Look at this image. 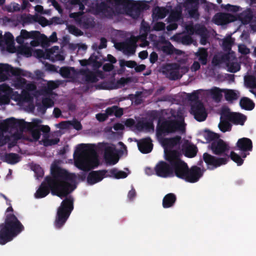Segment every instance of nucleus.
<instances>
[{
	"mask_svg": "<svg viewBox=\"0 0 256 256\" xmlns=\"http://www.w3.org/2000/svg\"><path fill=\"white\" fill-rule=\"evenodd\" d=\"M51 176L45 178L34 196L37 198H44L50 190L54 196H56L61 199L65 198L58 209L54 222L56 228H60L64 224L74 209V199L72 196H68L76 188V186L68 181L74 182L76 176L58 166L51 168Z\"/></svg>",
	"mask_w": 256,
	"mask_h": 256,
	"instance_id": "f257e3e1",
	"label": "nucleus"
},
{
	"mask_svg": "<svg viewBox=\"0 0 256 256\" xmlns=\"http://www.w3.org/2000/svg\"><path fill=\"white\" fill-rule=\"evenodd\" d=\"M24 228V226L14 214H7L4 222L0 224V244L4 245L12 241Z\"/></svg>",
	"mask_w": 256,
	"mask_h": 256,
	"instance_id": "f03ea898",
	"label": "nucleus"
},
{
	"mask_svg": "<svg viewBox=\"0 0 256 256\" xmlns=\"http://www.w3.org/2000/svg\"><path fill=\"white\" fill-rule=\"evenodd\" d=\"M184 120H178L170 118H160L156 128V134L160 138L176 132H185Z\"/></svg>",
	"mask_w": 256,
	"mask_h": 256,
	"instance_id": "7ed1b4c3",
	"label": "nucleus"
},
{
	"mask_svg": "<svg viewBox=\"0 0 256 256\" xmlns=\"http://www.w3.org/2000/svg\"><path fill=\"white\" fill-rule=\"evenodd\" d=\"M182 154L178 150L165 152V158L171 164L172 175L174 173L176 176L182 179L188 168V164L181 159Z\"/></svg>",
	"mask_w": 256,
	"mask_h": 256,
	"instance_id": "20e7f679",
	"label": "nucleus"
},
{
	"mask_svg": "<svg viewBox=\"0 0 256 256\" xmlns=\"http://www.w3.org/2000/svg\"><path fill=\"white\" fill-rule=\"evenodd\" d=\"M208 148L215 155L226 156L230 150V146L226 142L219 138L211 142L208 146Z\"/></svg>",
	"mask_w": 256,
	"mask_h": 256,
	"instance_id": "39448f33",
	"label": "nucleus"
},
{
	"mask_svg": "<svg viewBox=\"0 0 256 256\" xmlns=\"http://www.w3.org/2000/svg\"><path fill=\"white\" fill-rule=\"evenodd\" d=\"M114 4L116 6H122L128 8L136 10L138 11L136 16H138L140 12L147 10L149 6L146 1L136 2L134 0H114Z\"/></svg>",
	"mask_w": 256,
	"mask_h": 256,
	"instance_id": "423d86ee",
	"label": "nucleus"
},
{
	"mask_svg": "<svg viewBox=\"0 0 256 256\" xmlns=\"http://www.w3.org/2000/svg\"><path fill=\"white\" fill-rule=\"evenodd\" d=\"M203 160L210 170H214L226 164L228 162V158L216 157L207 152L203 154Z\"/></svg>",
	"mask_w": 256,
	"mask_h": 256,
	"instance_id": "0eeeda50",
	"label": "nucleus"
},
{
	"mask_svg": "<svg viewBox=\"0 0 256 256\" xmlns=\"http://www.w3.org/2000/svg\"><path fill=\"white\" fill-rule=\"evenodd\" d=\"M204 171L205 170L196 166H193L190 168L188 167L182 180L190 183H195L202 176Z\"/></svg>",
	"mask_w": 256,
	"mask_h": 256,
	"instance_id": "6e6552de",
	"label": "nucleus"
},
{
	"mask_svg": "<svg viewBox=\"0 0 256 256\" xmlns=\"http://www.w3.org/2000/svg\"><path fill=\"white\" fill-rule=\"evenodd\" d=\"M191 114L198 122H203L207 118L206 108L201 101H197L191 106Z\"/></svg>",
	"mask_w": 256,
	"mask_h": 256,
	"instance_id": "1a4fd4ad",
	"label": "nucleus"
},
{
	"mask_svg": "<svg viewBox=\"0 0 256 256\" xmlns=\"http://www.w3.org/2000/svg\"><path fill=\"white\" fill-rule=\"evenodd\" d=\"M10 73L12 75L15 76H20L24 75L23 71L18 68H14L8 64H0V81L4 82L7 79V76L4 74Z\"/></svg>",
	"mask_w": 256,
	"mask_h": 256,
	"instance_id": "9d476101",
	"label": "nucleus"
},
{
	"mask_svg": "<svg viewBox=\"0 0 256 256\" xmlns=\"http://www.w3.org/2000/svg\"><path fill=\"white\" fill-rule=\"evenodd\" d=\"M236 146L237 150L242 152V156L246 158L252 150V142L250 138H242L238 140Z\"/></svg>",
	"mask_w": 256,
	"mask_h": 256,
	"instance_id": "9b49d317",
	"label": "nucleus"
},
{
	"mask_svg": "<svg viewBox=\"0 0 256 256\" xmlns=\"http://www.w3.org/2000/svg\"><path fill=\"white\" fill-rule=\"evenodd\" d=\"M224 108L227 114L225 115V117L230 119V122L236 125H244L247 118L246 116L239 112H231L228 108Z\"/></svg>",
	"mask_w": 256,
	"mask_h": 256,
	"instance_id": "f8f14e48",
	"label": "nucleus"
},
{
	"mask_svg": "<svg viewBox=\"0 0 256 256\" xmlns=\"http://www.w3.org/2000/svg\"><path fill=\"white\" fill-rule=\"evenodd\" d=\"M154 170L156 174L162 178H167L172 176L171 164L164 161H160L157 164Z\"/></svg>",
	"mask_w": 256,
	"mask_h": 256,
	"instance_id": "ddd939ff",
	"label": "nucleus"
},
{
	"mask_svg": "<svg viewBox=\"0 0 256 256\" xmlns=\"http://www.w3.org/2000/svg\"><path fill=\"white\" fill-rule=\"evenodd\" d=\"M108 172L106 170L90 172L87 176L88 184L92 185L100 182L104 178L108 176V175H106Z\"/></svg>",
	"mask_w": 256,
	"mask_h": 256,
	"instance_id": "4468645a",
	"label": "nucleus"
},
{
	"mask_svg": "<svg viewBox=\"0 0 256 256\" xmlns=\"http://www.w3.org/2000/svg\"><path fill=\"white\" fill-rule=\"evenodd\" d=\"M198 6L199 0H188L186 8L190 18L196 19L199 18Z\"/></svg>",
	"mask_w": 256,
	"mask_h": 256,
	"instance_id": "2eb2a0df",
	"label": "nucleus"
},
{
	"mask_svg": "<svg viewBox=\"0 0 256 256\" xmlns=\"http://www.w3.org/2000/svg\"><path fill=\"white\" fill-rule=\"evenodd\" d=\"M116 148L112 146H106L104 150V158L107 164L114 165L118 161V158L114 156Z\"/></svg>",
	"mask_w": 256,
	"mask_h": 256,
	"instance_id": "dca6fc26",
	"label": "nucleus"
},
{
	"mask_svg": "<svg viewBox=\"0 0 256 256\" xmlns=\"http://www.w3.org/2000/svg\"><path fill=\"white\" fill-rule=\"evenodd\" d=\"M198 152V148L192 144L185 142L182 146V154H183L186 157L192 158L196 156Z\"/></svg>",
	"mask_w": 256,
	"mask_h": 256,
	"instance_id": "f3484780",
	"label": "nucleus"
},
{
	"mask_svg": "<svg viewBox=\"0 0 256 256\" xmlns=\"http://www.w3.org/2000/svg\"><path fill=\"white\" fill-rule=\"evenodd\" d=\"M138 146L142 153H150L153 148L152 140L150 137L142 138L138 142Z\"/></svg>",
	"mask_w": 256,
	"mask_h": 256,
	"instance_id": "a211bd4d",
	"label": "nucleus"
},
{
	"mask_svg": "<svg viewBox=\"0 0 256 256\" xmlns=\"http://www.w3.org/2000/svg\"><path fill=\"white\" fill-rule=\"evenodd\" d=\"M227 114L226 112L223 108L220 112V122L218 124V128L220 131L223 132L231 130L232 125L230 122V119L226 118L225 115Z\"/></svg>",
	"mask_w": 256,
	"mask_h": 256,
	"instance_id": "6ab92c4d",
	"label": "nucleus"
},
{
	"mask_svg": "<svg viewBox=\"0 0 256 256\" xmlns=\"http://www.w3.org/2000/svg\"><path fill=\"white\" fill-rule=\"evenodd\" d=\"M232 16L226 13H217L213 17V21L217 24H224L232 21Z\"/></svg>",
	"mask_w": 256,
	"mask_h": 256,
	"instance_id": "aec40b11",
	"label": "nucleus"
},
{
	"mask_svg": "<svg viewBox=\"0 0 256 256\" xmlns=\"http://www.w3.org/2000/svg\"><path fill=\"white\" fill-rule=\"evenodd\" d=\"M176 200V196L173 193H169L166 194L162 200V206L164 208H168L174 206Z\"/></svg>",
	"mask_w": 256,
	"mask_h": 256,
	"instance_id": "412c9836",
	"label": "nucleus"
},
{
	"mask_svg": "<svg viewBox=\"0 0 256 256\" xmlns=\"http://www.w3.org/2000/svg\"><path fill=\"white\" fill-rule=\"evenodd\" d=\"M124 52L128 54H133L136 52V42L132 40H128L126 42L121 44Z\"/></svg>",
	"mask_w": 256,
	"mask_h": 256,
	"instance_id": "4be33fe9",
	"label": "nucleus"
},
{
	"mask_svg": "<svg viewBox=\"0 0 256 256\" xmlns=\"http://www.w3.org/2000/svg\"><path fill=\"white\" fill-rule=\"evenodd\" d=\"M170 68L168 71V78L171 80H176L179 79L181 76L179 73L180 66L178 64H173L170 66Z\"/></svg>",
	"mask_w": 256,
	"mask_h": 256,
	"instance_id": "5701e85b",
	"label": "nucleus"
},
{
	"mask_svg": "<svg viewBox=\"0 0 256 256\" xmlns=\"http://www.w3.org/2000/svg\"><path fill=\"white\" fill-rule=\"evenodd\" d=\"M182 138L180 136H176L173 138H166L163 141L164 145L168 148H172L175 146L180 145L181 142Z\"/></svg>",
	"mask_w": 256,
	"mask_h": 256,
	"instance_id": "b1692460",
	"label": "nucleus"
},
{
	"mask_svg": "<svg viewBox=\"0 0 256 256\" xmlns=\"http://www.w3.org/2000/svg\"><path fill=\"white\" fill-rule=\"evenodd\" d=\"M195 56L198 58V60L202 65H206L208 62V53L206 49L200 48L195 53Z\"/></svg>",
	"mask_w": 256,
	"mask_h": 256,
	"instance_id": "393cba45",
	"label": "nucleus"
},
{
	"mask_svg": "<svg viewBox=\"0 0 256 256\" xmlns=\"http://www.w3.org/2000/svg\"><path fill=\"white\" fill-rule=\"evenodd\" d=\"M20 34L24 40L32 38L36 40L40 39V33L38 31L28 32L26 30H22Z\"/></svg>",
	"mask_w": 256,
	"mask_h": 256,
	"instance_id": "a878e982",
	"label": "nucleus"
},
{
	"mask_svg": "<svg viewBox=\"0 0 256 256\" xmlns=\"http://www.w3.org/2000/svg\"><path fill=\"white\" fill-rule=\"evenodd\" d=\"M16 124V118H10L4 120L2 122L0 123V129L7 131L10 128H14Z\"/></svg>",
	"mask_w": 256,
	"mask_h": 256,
	"instance_id": "bb28decb",
	"label": "nucleus"
},
{
	"mask_svg": "<svg viewBox=\"0 0 256 256\" xmlns=\"http://www.w3.org/2000/svg\"><path fill=\"white\" fill-rule=\"evenodd\" d=\"M20 160L19 155L15 153H6L4 155V161L8 164H14Z\"/></svg>",
	"mask_w": 256,
	"mask_h": 256,
	"instance_id": "cd10ccee",
	"label": "nucleus"
},
{
	"mask_svg": "<svg viewBox=\"0 0 256 256\" xmlns=\"http://www.w3.org/2000/svg\"><path fill=\"white\" fill-rule=\"evenodd\" d=\"M240 105L242 109L251 110L254 107V104L248 98L244 97L240 99Z\"/></svg>",
	"mask_w": 256,
	"mask_h": 256,
	"instance_id": "c85d7f7f",
	"label": "nucleus"
},
{
	"mask_svg": "<svg viewBox=\"0 0 256 256\" xmlns=\"http://www.w3.org/2000/svg\"><path fill=\"white\" fill-rule=\"evenodd\" d=\"M225 158H228V162L230 160H232L233 162H236L238 166H242L244 162V158L241 156H240L236 152L234 151H232L230 152V154H228L226 156H224Z\"/></svg>",
	"mask_w": 256,
	"mask_h": 256,
	"instance_id": "c756f323",
	"label": "nucleus"
},
{
	"mask_svg": "<svg viewBox=\"0 0 256 256\" xmlns=\"http://www.w3.org/2000/svg\"><path fill=\"white\" fill-rule=\"evenodd\" d=\"M97 60V56L92 55L88 60H80V65L82 66H86L92 64L96 66L98 64V66L99 67L101 66V64L98 62Z\"/></svg>",
	"mask_w": 256,
	"mask_h": 256,
	"instance_id": "7c9ffc66",
	"label": "nucleus"
},
{
	"mask_svg": "<svg viewBox=\"0 0 256 256\" xmlns=\"http://www.w3.org/2000/svg\"><path fill=\"white\" fill-rule=\"evenodd\" d=\"M110 174L108 176H114L116 178H124L127 177L128 174L122 170H118L117 168H114L110 170Z\"/></svg>",
	"mask_w": 256,
	"mask_h": 256,
	"instance_id": "2f4dec72",
	"label": "nucleus"
},
{
	"mask_svg": "<svg viewBox=\"0 0 256 256\" xmlns=\"http://www.w3.org/2000/svg\"><path fill=\"white\" fill-rule=\"evenodd\" d=\"M244 82L248 88L252 89L256 88V78L252 75H249L245 77Z\"/></svg>",
	"mask_w": 256,
	"mask_h": 256,
	"instance_id": "473e14b6",
	"label": "nucleus"
},
{
	"mask_svg": "<svg viewBox=\"0 0 256 256\" xmlns=\"http://www.w3.org/2000/svg\"><path fill=\"white\" fill-rule=\"evenodd\" d=\"M182 16V12L180 10H173L170 14L168 20L169 22H176L180 20Z\"/></svg>",
	"mask_w": 256,
	"mask_h": 256,
	"instance_id": "72a5a7b5",
	"label": "nucleus"
},
{
	"mask_svg": "<svg viewBox=\"0 0 256 256\" xmlns=\"http://www.w3.org/2000/svg\"><path fill=\"white\" fill-rule=\"evenodd\" d=\"M204 136L208 142H212L213 140L219 138V136L214 132H212L209 130H206L204 133Z\"/></svg>",
	"mask_w": 256,
	"mask_h": 256,
	"instance_id": "f704fd0d",
	"label": "nucleus"
},
{
	"mask_svg": "<svg viewBox=\"0 0 256 256\" xmlns=\"http://www.w3.org/2000/svg\"><path fill=\"white\" fill-rule=\"evenodd\" d=\"M224 97L227 101L232 102L238 98L237 94L232 90H228L225 92Z\"/></svg>",
	"mask_w": 256,
	"mask_h": 256,
	"instance_id": "c9c22d12",
	"label": "nucleus"
},
{
	"mask_svg": "<svg viewBox=\"0 0 256 256\" xmlns=\"http://www.w3.org/2000/svg\"><path fill=\"white\" fill-rule=\"evenodd\" d=\"M167 12L168 11L165 8L158 7L155 8L153 14H154L158 18L162 19L166 17Z\"/></svg>",
	"mask_w": 256,
	"mask_h": 256,
	"instance_id": "e433bc0d",
	"label": "nucleus"
},
{
	"mask_svg": "<svg viewBox=\"0 0 256 256\" xmlns=\"http://www.w3.org/2000/svg\"><path fill=\"white\" fill-rule=\"evenodd\" d=\"M71 70L74 71V68L72 67L64 66L60 69V74L64 78H69L70 76Z\"/></svg>",
	"mask_w": 256,
	"mask_h": 256,
	"instance_id": "4c0bfd02",
	"label": "nucleus"
},
{
	"mask_svg": "<svg viewBox=\"0 0 256 256\" xmlns=\"http://www.w3.org/2000/svg\"><path fill=\"white\" fill-rule=\"evenodd\" d=\"M234 42V40L230 36L228 38L223 40L222 46L224 50H230L231 49Z\"/></svg>",
	"mask_w": 256,
	"mask_h": 256,
	"instance_id": "58836bf2",
	"label": "nucleus"
},
{
	"mask_svg": "<svg viewBox=\"0 0 256 256\" xmlns=\"http://www.w3.org/2000/svg\"><path fill=\"white\" fill-rule=\"evenodd\" d=\"M78 152H94V150L92 146L88 144H82L78 146L77 149Z\"/></svg>",
	"mask_w": 256,
	"mask_h": 256,
	"instance_id": "ea45409f",
	"label": "nucleus"
},
{
	"mask_svg": "<svg viewBox=\"0 0 256 256\" xmlns=\"http://www.w3.org/2000/svg\"><path fill=\"white\" fill-rule=\"evenodd\" d=\"M253 14L252 10L249 9L242 14V20L244 22L248 23L252 19Z\"/></svg>",
	"mask_w": 256,
	"mask_h": 256,
	"instance_id": "a19ab883",
	"label": "nucleus"
},
{
	"mask_svg": "<svg viewBox=\"0 0 256 256\" xmlns=\"http://www.w3.org/2000/svg\"><path fill=\"white\" fill-rule=\"evenodd\" d=\"M85 80L87 82H96L98 79L96 75L92 72L88 71L85 74Z\"/></svg>",
	"mask_w": 256,
	"mask_h": 256,
	"instance_id": "79ce46f5",
	"label": "nucleus"
},
{
	"mask_svg": "<svg viewBox=\"0 0 256 256\" xmlns=\"http://www.w3.org/2000/svg\"><path fill=\"white\" fill-rule=\"evenodd\" d=\"M226 66L228 68V71L232 73H235L238 72L240 68V64L237 62L228 63Z\"/></svg>",
	"mask_w": 256,
	"mask_h": 256,
	"instance_id": "37998d69",
	"label": "nucleus"
},
{
	"mask_svg": "<svg viewBox=\"0 0 256 256\" xmlns=\"http://www.w3.org/2000/svg\"><path fill=\"white\" fill-rule=\"evenodd\" d=\"M68 2L71 5H78L79 10L83 11L84 10V4H86L87 0H68Z\"/></svg>",
	"mask_w": 256,
	"mask_h": 256,
	"instance_id": "c03bdc74",
	"label": "nucleus"
},
{
	"mask_svg": "<svg viewBox=\"0 0 256 256\" xmlns=\"http://www.w3.org/2000/svg\"><path fill=\"white\" fill-rule=\"evenodd\" d=\"M112 4V0H106V1H103L100 3H98L96 4V6L98 10L101 12L106 11L109 8L108 4Z\"/></svg>",
	"mask_w": 256,
	"mask_h": 256,
	"instance_id": "a18cd8bd",
	"label": "nucleus"
},
{
	"mask_svg": "<svg viewBox=\"0 0 256 256\" xmlns=\"http://www.w3.org/2000/svg\"><path fill=\"white\" fill-rule=\"evenodd\" d=\"M212 96L215 101L218 102L220 101L222 97V90L219 88H216L212 90Z\"/></svg>",
	"mask_w": 256,
	"mask_h": 256,
	"instance_id": "49530a36",
	"label": "nucleus"
},
{
	"mask_svg": "<svg viewBox=\"0 0 256 256\" xmlns=\"http://www.w3.org/2000/svg\"><path fill=\"white\" fill-rule=\"evenodd\" d=\"M120 66L121 68H123L125 66L130 68H134L137 64L135 61L134 60H126L124 59L120 60L119 62Z\"/></svg>",
	"mask_w": 256,
	"mask_h": 256,
	"instance_id": "de8ad7c7",
	"label": "nucleus"
},
{
	"mask_svg": "<svg viewBox=\"0 0 256 256\" xmlns=\"http://www.w3.org/2000/svg\"><path fill=\"white\" fill-rule=\"evenodd\" d=\"M68 30L70 33L76 36H81L83 35V32L74 25L68 26Z\"/></svg>",
	"mask_w": 256,
	"mask_h": 256,
	"instance_id": "09e8293b",
	"label": "nucleus"
},
{
	"mask_svg": "<svg viewBox=\"0 0 256 256\" xmlns=\"http://www.w3.org/2000/svg\"><path fill=\"white\" fill-rule=\"evenodd\" d=\"M76 164L78 168L82 170L88 171L90 170L88 164L83 159L80 158L78 160H76Z\"/></svg>",
	"mask_w": 256,
	"mask_h": 256,
	"instance_id": "8fccbe9b",
	"label": "nucleus"
},
{
	"mask_svg": "<svg viewBox=\"0 0 256 256\" xmlns=\"http://www.w3.org/2000/svg\"><path fill=\"white\" fill-rule=\"evenodd\" d=\"M34 22H38L42 26H46L50 24L45 17L42 16H36V20H34Z\"/></svg>",
	"mask_w": 256,
	"mask_h": 256,
	"instance_id": "3c124183",
	"label": "nucleus"
},
{
	"mask_svg": "<svg viewBox=\"0 0 256 256\" xmlns=\"http://www.w3.org/2000/svg\"><path fill=\"white\" fill-rule=\"evenodd\" d=\"M40 130L38 126H34L32 128L31 130V133L32 136L33 138L36 140H39V138L40 137L41 133H40Z\"/></svg>",
	"mask_w": 256,
	"mask_h": 256,
	"instance_id": "603ef678",
	"label": "nucleus"
},
{
	"mask_svg": "<svg viewBox=\"0 0 256 256\" xmlns=\"http://www.w3.org/2000/svg\"><path fill=\"white\" fill-rule=\"evenodd\" d=\"M174 46L169 42L168 44L163 46L162 47V51L167 54H171L174 53Z\"/></svg>",
	"mask_w": 256,
	"mask_h": 256,
	"instance_id": "864d4df0",
	"label": "nucleus"
},
{
	"mask_svg": "<svg viewBox=\"0 0 256 256\" xmlns=\"http://www.w3.org/2000/svg\"><path fill=\"white\" fill-rule=\"evenodd\" d=\"M59 142L60 139L58 138H46L44 140L43 143L44 146H48L56 144Z\"/></svg>",
	"mask_w": 256,
	"mask_h": 256,
	"instance_id": "5fc2aeb1",
	"label": "nucleus"
},
{
	"mask_svg": "<svg viewBox=\"0 0 256 256\" xmlns=\"http://www.w3.org/2000/svg\"><path fill=\"white\" fill-rule=\"evenodd\" d=\"M4 40V44H6L12 43L14 40V36L10 32H6L3 36Z\"/></svg>",
	"mask_w": 256,
	"mask_h": 256,
	"instance_id": "6e6d98bb",
	"label": "nucleus"
},
{
	"mask_svg": "<svg viewBox=\"0 0 256 256\" xmlns=\"http://www.w3.org/2000/svg\"><path fill=\"white\" fill-rule=\"evenodd\" d=\"M180 40L184 44H192L193 39L190 35L186 34L181 37Z\"/></svg>",
	"mask_w": 256,
	"mask_h": 256,
	"instance_id": "4d7b16f0",
	"label": "nucleus"
},
{
	"mask_svg": "<svg viewBox=\"0 0 256 256\" xmlns=\"http://www.w3.org/2000/svg\"><path fill=\"white\" fill-rule=\"evenodd\" d=\"M21 98L22 100L28 102L32 100V97L27 90H22V92Z\"/></svg>",
	"mask_w": 256,
	"mask_h": 256,
	"instance_id": "13d9d810",
	"label": "nucleus"
},
{
	"mask_svg": "<svg viewBox=\"0 0 256 256\" xmlns=\"http://www.w3.org/2000/svg\"><path fill=\"white\" fill-rule=\"evenodd\" d=\"M187 98L189 101L194 102L197 101H200L198 100V94L196 91H194L191 94H188L187 96Z\"/></svg>",
	"mask_w": 256,
	"mask_h": 256,
	"instance_id": "bf43d9fd",
	"label": "nucleus"
},
{
	"mask_svg": "<svg viewBox=\"0 0 256 256\" xmlns=\"http://www.w3.org/2000/svg\"><path fill=\"white\" fill-rule=\"evenodd\" d=\"M26 82L27 81L24 78H18L15 84L16 87L24 89Z\"/></svg>",
	"mask_w": 256,
	"mask_h": 256,
	"instance_id": "052dcab7",
	"label": "nucleus"
},
{
	"mask_svg": "<svg viewBox=\"0 0 256 256\" xmlns=\"http://www.w3.org/2000/svg\"><path fill=\"white\" fill-rule=\"evenodd\" d=\"M42 104H43L47 108L53 106L54 102L50 98H44L42 100Z\"/></svg>",
	"mask_w": 256,
	"mask_h": 256,
	"instance_id": "680f3d73",
	"label": "nucleus"
},
{
	"mask_svg": "<svg viewBox=\"0 0 256 256\" xmlns=\"http://www.w3.org/2000/svg\"><path fill=\"white\" fill-rule=\"evenodd\" d=\"M196 33L202 36L208 34V32L205 26H199L197 28H196Z\"/></svg>",
	"mask_w": 256,
	"mask_h": 256,
	"instance_id": "e2e57ef3",
	"label": "nucleus"
},
{
	"mask_svg": "<svg viewBox=\"0 0 256 256\" xmlns=\"http://www.w3.org/2000/svg\"><path fill=\"white\" fill-rule=\"evenodd\" d=\"M10 140L8 136H4L2 133H0V147L6 144Z\"/></svg>",
	"mask_w": 256,
	"mask_h": 256,
	"instance_id": "0e129e2a",
	"label": "nucleus"
},
{
	"mask_svg": "<svg viewBox=\"0 0 256 256\" xmlns=\"http://www.w3.org/2000/svg\"><path fill=\"white\" fill-rule=\"evenodd\" d=\"M70 125L72 126L77 130H81L82 128L81 123L76 120L70 121Z\"/></svg>",
	"mask_w": 256,
	"mask_h": 256,
	"instance_id": "69168bd1",
	"label": "nucleus"
},
{
	"mask_svg": "<svg viewBox=\"0 0 256 256\" xmlns=\"http://www.w3.org/2000/svg\"><path fill=\"white\" fill-rule=\"evenodd\" d=\"M224 8L228 11L236 12L239 10L240 7L236 6L231 5L230 4H227L224 6Z\"/></svg>",
	"mask_w": 256,
	"mask_h": 256,
	"instance_id": "338daca9",
	"label": "nucleus"
},
{
	"mask_svg": "<svg viewBox=\"0 0 256 256\" xmlns=\"http://www.w3.org/2000/svg\"><path fill=\"white\" fill-rule=\"evenodd\" d=\"M37 178H42L44 175V172L42 168L39 166H36L34 169Z\"/></svg>",
	"mask_w": 256,
	"mask_h": 256,
	"instance_id": "774afa93",
	"label": "nucleus"
}]
</instances>
